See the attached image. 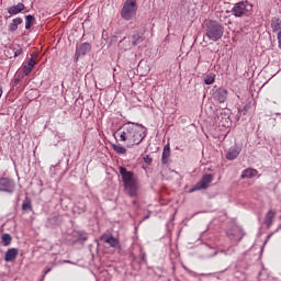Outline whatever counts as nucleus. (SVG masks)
I'll list each match as a JSON object with an SVG mask.
<instances>
[{"label": "nucleus", "instance_id": "nucleus-1", "mask_svg": "<svg viewBox=\"0 0 281 281\" xmlns=\"http://www.w3.org/2000/svg\"><path fill=\"white\" fill-rule=\"evenodd\" d=\"M114 138L126 144L127 148L139 146L146 139V127L137 123H125L114 133Z\"/></svg>", "mask_w": 281, "mask_h": 281}, {"label": "nucleus", "instance_id": "nucleus-2", "mask_svg": "<svg viewBox=\"0 0 281 281\" xmlns=\"http://www.w3.org/2000/svg\"><path fill=\"white\" fill-rule=\"evenodd\" d=\"M119 170L122 177L125 194L132 199L137 198L139 193V180H137L135 173H133V171L126 170L124 167H120Z\"/></svg>", "mask_w": 281, "mask_h": 281}, {"label": "nucleus", "instance_id": "nucleus-3", "mask_svg": "<svg viewBox=\"0 0 281 281\" xmlns=\"http://www.w3.org/2000/svg\"><path fill=\"white\" fill-rule=\"evenodd\" d=\"M205 32L209 41H213L214 43L223 38V26L216 21H209L205 24Z\"/></svg>", "mask_w": 281, "mask_h": 281}, {"label": "nucleus", "instance_id": "nucleus-4", "mask_svg": "<svg viewBox=\"0 0 281 281\" xmlns=\"http://www.w3.org/2000/svg\"><path fill=\"white\" fill-rule=\"evenodd\" d=\"M231 12L233 16H236L237 19L249 16L251 12H254V4L249 3V1L237 2L232 8Z\"/></svg>", "mask_w": 281, "mask_h": 281}, {"label": "nucleus", "instance_id": "nucleus-5", "mask_svg": "<svg viewBox=\"0 0 281 281\" xmlns=\"http://www.w3.org/2000/svg\"><path fill=\"white\" fill-rule=\"evenodd\" d=\"M137 15V0H126L121 10L124 21H132Z\"/></svg>", "mask_w": 281, "mask_h": 281}, {"label": "nucleus", "instance_id": "nucleus-6", "mask_svg": "<svg viewBox=\"0 0 281 281\" xmlns=\"http://www.w3.org/2000/svg\"><path fill=\"white\" fill-rule=\"evenodd\" d=\"M212 181H214V176L210 173L204 175L202 179L190 190V192H196V190H207Z\"/></svg>", "mask_w": 281, "mask_h": 281}, {"label": "nucleus", "instance_id": "nucleus-7", "mask_svg": "<svg viewBox=\"0 0 281 281\" xmlns=\"http://www.w3.org/2000/svg\"><path fill=\"white\" fill-rule=\"evenodd\" d=\"M0 192L12 194L14 192V181L10 178H0Z\"/></svg>", "mask_w": 281, "mask_h": 281}, {"label": "nucleus", "instance_id": "nucleus-8", "mask_svg": "<svg viewBox=\"0 0 281 281\" xmlns=\"http://www.w3.org/2000/svg\"><path fill=\"white\" fill-rule=\"evenodd\" d=\"M213 99L220 104H223L227 100V90L225 88H218L213 92Z\"/></svg>", "mask_w": 281, "mask_h": 281}, {"label": "nucleus", "instance_id": "nucleus-9", "mask_svg": "<svg viewBox=\"0 0 281 281\" xmlns=\"http://www.w3.org/2000/svg\"><path fill=\"white\" fill-rule=\"evenodd\" d=\"M101 240L103 243H106V245H110V247H113V248L120 247V239L113 237V235H103L101 237Z\"/></svg>", "mask_w": 281, "mask_h": 281}, {"label": "nucleus", "instance_id": "nucleus-10", "mask_svg": "<svg viewBox=\"0 0 281 281\" xmlns=\"http://www.w3.org/2000/svg\"><path fill=\"white\" fill-rule=\"evenodd\" d=\"M18 256H19V249L11 248V249L7 250L4 260H5V262H12L13 260H16Z\"/></svg>", "mask_w": 281, "mask_h": 281}, {"label": "nucleus", "instance_id": "nucleus-11", "mask_svg": "<svg viewBox=\"0 0 281 281\" xmlns=\"http://www.w3.org/2000/svg\"><path fill=\"white\" fill-rule=\"evenodd\" d=\"M23 10H25V4L19 2L18 4L10 7L8 9V13L12 15H16V14H21Z\"/></svg>", "mask_w": 281, "mask_h": 281}, {"label": "nucleus", "instance_id": "nucleus-12", "mask_svg": "<svg viewBox=\"0 0 281 281\" xmlns=\"http://www.w3.org/2000/svg\"><path fill=\"white\" fill-rule=\"evenodd\" d=\"M89 52H91V44L89 43H83L76 49L77 56H86Z\"/></svg>", "mask_w": 281, "mask_h": 281}, {"label": "nucleus", "instance_id": "nucleus-13", "mask_svg": "<svg viewBox=\"0 0 281 281\" xmlns=\"http://www.w3.org/2000/svg\"><path fill=\"white\" fill-rule=\"evenodd\" d=\"M238 155H240V149L236 146L231 147L226 154V159H228L229 161H234V159H236Z\"/></svg>", "mask_w": 281, "mask_h": 281}, {"label": "nucleus", "instance_id": "nucleus-14", "mask_svg": "<svg viewBox=\"0 0 281 281\" xmlns=\"http://www.w3.org/2000/svg\"><path fill=\"white\" fill-rule=\"evenodd\" d=\"M254 177H258V170L254 168H247L241 173V179H254Z\"/></svg>", "mask_w": 281, "mask_h": 281}, {"label": "nucleus", "instance_id": "nucleus-15", "mask_svg": "<svg viewBox=\"0 0 281 281\" xmlns=\"http://www.w3.org/2000/svg\"><path fill=\"white\" fill-rule=\"evenodd\" d=\"M169 158H170V145H166L164 147L161 162L162 164H168Z\"/></svg>", "mask_w": 281, "mask_h": 281}, {"label": "nucleus", "instance_id": "nucleus-16", "mask_svg": "<svg viewBox=\"0 0 281 281\" xmlns=\"http://www.w3.org/2000/svg\"><path fill=\"white\" fill-rule=\"evenodd\" d=\"M271 29H272V32H278V31L281 32V20L278 18H274L271 22Z\"/></svg>", "mask_w": 281, "mask_h": 281}, {"label": "nucleus", "instance_id": "nucleus-17", "mask_svg": "<svg viewBox=\"0 0 281 281\" xmlns=\"http://www.w3.org/2000/svg\"><path fill=\"white\" fill-rule=\"evenodd\" d=\"M144 37L139 33H134L132 35V45L136 46L139 45V43H143Z\"/></svg>", "mask_w": 281, "mask_h": 281}, {"label": "nucleus", "instance_id": "nucleus-18", "mask_svg": "<svg viewBox=\"0 0 281 281\" xmlns=\"http://www.w3.org/2000/svg\"><path fill=\"white\" fill-rule=\"evenodd\" d=\"M2 245L4 247H10V245H12V236L10 234L2 235Z\"/></svg>", "mask_w": 281, "mask_h": 281}, {"label": "nucleus", "instance_id": "nucleus-19", "mask_svg": "<svg viewBox=\"0 0 281 281\" xmlns=\"http://www.w3.org/2000/svg\"><path fill=\"white\" fill-rule=\"evenodd\" d=\"M34 25V18L33 15H26L25 16V30H30Z\"/></svg>", "mask_w": 281, "mask_h": 281}, {"label": "nucleus", "instance_id": "nucleus-20", "mask_svg": "<svg viewBox=\"0 0 281 281\" xmlns=\"http://www.w3.org/2000/svg\"><path fill=\"white\" fill-rule=\"evenodd\" d=\"M113 150L117 153V155H126V148L120 146V145H113Z\"/></svg>", "mask_w": 281, "mask_h": 281}, {"label": "nucleus", "instance_id": "nucleus-21", "mask_svg": "<svg viewBox=\"0 0 281 281\" xmlns=\"http://www.w3.org/2000/svg\"><path fill=\"white\" fill-rule=\"evenodd\" d=\"M215 79H216V75L210 74V75L206 76V78L204 79V82H205L206 85H214Z\"/></svg>", "mask_w": 281, "mask_h": 281}, {"label": "nucleus", "instance_id": "nucleus-22", "mask_svg": "<svg viewBox=\"0 0 281 281\" xmlns=\"http://www.w3.org/2000/svg\"><path fill=\"white\" fill-rule=\"evenodd\" d=\"M276 218V211L269 210L266 214L265 221H273Z\"/></svg>", "mask_w": 281, "mask_h": 281}, {"label": "nucleus", "instance_id": "nucleus-23", "mask_svg": "<svg viewBox=\"0 0 281 281\" xmlns=\"http://www.w3.org/2000/svg\"><path fill=\"white\" fill-rule=\"evenodd\" d=\"M22 210L24 212H27V210H32V201L30 200L24 201L22 204Z\"/></svg>", "mask_w": 281, "mask_h": 281}, {"label": "nucleus", "instance_id": "nucleus-24", "mask_svg": "<svg viewBox=\"0 0 281 281\" xmlns=\"http://www.w3.org/2000/svg\"><path fill=\"white\" fill-rule=\"evenodd\" d=\"M23 74L24 76H30V74H32V69H34L32 66H30L29 64L23 66Z\"/></svg>", "mask_w": 281, "mask_h": 281}, {"label": "nucleus", "instance_id": "nucleus-25", "mask_svg": "<svg viewBox=\"0 0 281 281\" xmlns=\"http://www.w3.org/2000/svg\"><path fill=\"white\" fill-rule=\"evenodd\" d=\"M27 65H30V67H33V68L36 66V59H34V55H31V58Z\"/></svg>", "mask_w": 281, "mask_h": 281}, {"label": "nucleus", "instance_id": "nucleus-26", "mask_svg": "<svg viewBox=\"0 0 281 281\" xmlns=\"http://www.w3.org/2000/svg\"><path fill=\"white\" fill-rule=\"evenodd\" d=\"M12 23L15 24L19 27V25H21V23H23V19L22 18H15V19L12 20Z\"/></svg>", "mask_w": 281, "mask_h": 281}, {"label": "nucleus", "instance_id": "nucleus-27", "mask_svg": "<svg viewBox=\"0 0 281 281\" xmlns=\"http://www.w3.org/2000/svg\"><path fill=\"white\" fill-rule=\"evenodd\" d=\"M19 26L13 24L12 22L9 24V32H16Z\"/></svg>", "mask_w": 281, "mask_h": 281}, {"label": "nucleus", "instance_id": "nucleus-28", "mask_svg": "<svg viewBox=\"0 0 281 281\" xmlns=\"http://www.w3.org/2000/svg\"><path fill=\"white\" fill-rule=\"evenodd\" d=\"M143 159H144L145 164H147L148 166H150V164H153V158L149 155L145 156Z\"/></svg>", "mask_w": 281, "mask_h": 281}, {"label": "nucleus", "instance_id": "nucleus-29", "mask_svg": "<svg viewBox=\"0 0 281 281\" xmlns=\"http://www.w3.org/2000/svg\"><path fill=\"white\" fill-rule=\"evenodd\" d=\"M277 40H278V47L279 49H281V30L278 32Z\"/></svg>", "mask_w": 281, "mask_h": 281}, {"label": "nucleus", "instance_id": "nucleus-30", "mask_svg": "<svg viewBox=\"0 0 281 281\" xmlns=\"http://www.w3.org/2000/svg\"><path fill=\"white\" fill-rule=\"evenodd\" d=\"M265 225L269 229V227H271V225H273V220H265Z\"/></svg>", "mask_w": 281, "mask_h": 281}, {"label": "nucleus", "instance_id": "nucleus-31", "mask_svg": "<svg viewBox=\"0 0 281 281\" xmlns=\"http://www.w3.org/2000/svg\"><path fill=\"white\" fill-rule=\"evenodd\" d=\"M23 54V48L16 49L14 52V57L16 58L18 56H21Z\"/></svg>", "mask_w": 281, "mask_h": 281}, {"label": "nucleus", "instance_id": "nucleus-32", "mask_svg": "<svg viewBox=\"0 0 281 281\" xmlns=\"http://www.w3.org/2000/svg\"><path fill=\"white\" fill-rule=\"evenodd\" d=\"M49 271H52V268H46V269L44 270V276H47V273H49Z\"/></svg>", "mask_w": 281, "mask_h": 281}, {"label": "nucleus", "instance_id": "nucleus-33", "mask_svg": "<svg viewBox=\"0 0 281 281\" xmlns=\"http://www.w3.org/2000/svg\"><path fill=\"white\" fill-rule=\"evenodd\" d=\"M3 95V87L0 86V98Z\"/></svg>", "mask_w": 281, "mask_h": 281}, {"label": "nucleus", "instance_id": "nucleus-34", "mask_svg": "<svg viewBox=\"0 0 281 281\" xmlns=\"http://www.w3.org/2000/svg\"><path fill=\"white\" fill-rule=\"evenodd\" d=\"M271 236H273V233H271L270 235H268V237H267V238L269 239V238H271Z\"/></svg>", "mask_w": 281, "mask_h": 281}, {"label": "nucleus", "instance_id": "nucleus-35", "mask_svg": "<svg viewBox=\"0 0 281 281\" xmlns=\"http://www.w3.org/2000/svg\"><path fill=\"white\" fill-rule=\"evenodd\" d=\"M280 228H277L276 232H278Z\"/></svg>", "mask_w": 281, "mask_h": 281}]
</instances>
